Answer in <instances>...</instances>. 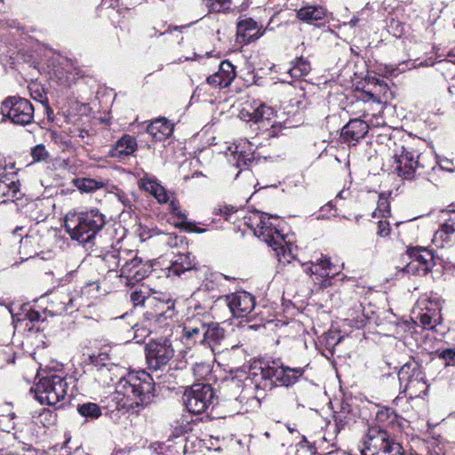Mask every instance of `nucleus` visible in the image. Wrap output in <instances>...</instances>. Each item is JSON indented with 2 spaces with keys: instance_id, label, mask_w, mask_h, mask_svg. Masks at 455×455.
<instances>
[{
  "instance_id": "052dcab7",
  "label": "nucleus",
  "mask_w": 455,
  "mask_h": 455,
  "mask_svg": "<svg viewBox=\"0 0 455 455\" xmlns=\"http://www.w3.org/2000/svg\"><path fill=\"white\" fill-rule=\"evenodd\" d=\"M240 117H241V119H243L246 122H253L254 123V107H251V110L243 108L240 111Z\"/></svg>"
},
{
  "instance_id": "20e7f679",
  "label": "nucleus",
  "mask_w": 455,
  "mask_h": 455,
  "mask_svg": "<svg viewBox=\"0 0 455 455\" xmlns=\"http://www.w3.org/2000/svg\"><path fill=\"white\" fill-rule=\"evenodd\" d=\"M244 223L254 235L265 242L276 251L278 257L290 261L291 251L283 234L281 225L283 220L277 215H269L265 212H255L244 217ZM281 260V258H279Z\"/></svg>"
},
{
  "instance_id": "8fccbe9b",
  "label": "nucleus",
  "mask_w": 455,
  "mask_h": 455,
  "mask_svg": "<svg viewBox=\"0 0 455 455\" xmlns=\"http://www.w3.org/2000/svg\"><path fill=\"white\" fill-rule=\"evenodd\" d=\"M31 156L35 162H41L48 158L49 153L44 145L38 144L31 148Z\"/></svg>"
},
{
  "instance_id": "dca6fc26",
  "label": "nucleus",
  "mask_w": 455,
  "mask_h": 455,
  "mask_svg": "<svg viewBox=\"0 0 455 455\" xmlns=\"http://www.w3.org/2000/svg\"><path fill=\"white\" fill-rule=\"evenodd\" d=\"M275 110L264 103H257L254 107V124L258 129L266 133L267 137H277L283 129V125L275 120Z\"/></svg>"
},
{
  "instance_id": "f257e3e1",
  "label": "nucleus",
  "mask_w": 455,
  "mask_h": 455,
  "mask_svg": "<svg viewBox=\"0 0 455 455\" xmlns=\"http://www.w3.org/2000/svg\"><path fill=\"white\" fill-rule=\"evenodd\" d=\"M153 377L145 370L132 371L121 375L116 383L112 402L118 411L138 413L149 405L155 396Z\"/></svg>"
},
{
  "instance_id": "79ce46f5",
  "label": "nucleus",
  "mask_w": 455,
  "mask_h": 455,
  "mask_svg": "<svg viewBox=\"0 0 455 455\" xmlns=\"http://www.w3.org/2000/svg\"><path fill=\"white\" fill-rule=\"evenodd\" d=\"M76 187L83 193L94 192L105 187L106 183L102 180H97L91 178H82L74 180Z\"/></svg>"
},
{
  "instance_id": "e433bc0d",
  "label": "nucleus",
  "mask_w": 455,
  "mask_h": 455,
  "mask_svg": "<svg viewBox=\"0 0 455 455\" xmlns=\"http://www.w3.org/2000/svg\"><path fill=\"white\" fill-rule=\"evenodd\" d=\"M432 242L437 248H449L455 243V231L440 226L435 232Z\"/></svg>"
},
{
  "instance_id": "72a5a7b5",
  "label": "nucleus",
  "mask_w": 455,
  "mask_h": 455,
  "mask_svg": "<svg viewBox=\"0 0 455 455\" xmlns=\"http://www.w3.org/2000/svg\"><path fill=\"white\" fill-rule=\"evenodd\" d=\"M212 319V317L210 313L204 311L201 307H197L195 308L194 312L187 317L183 327L206 329Z\"/></svg>"
},
{
  "instance_id": "6e6552de",
  "label": "nucleus",
  "mask_w": 455,
  "mask_h": 455,
  "mask_svg": "<svg viewBox=\"0 0 455 455\" xmlns=\"http://www.w3.org/2000/svg\"><path fill=\"white\" fill-rule=\"evenodd\" d=\"M3 119L16 125L25 126L34 120L35 108L31 102L18 96L7 97L1 105Z\"/></svg>"
},
{
  "instance_id": "473e14b6",
  "label": "nucleus",
  "mask_w": 455,
  "mask_h": 455,
  "mask_svg": "<svg viewBox=\"0 0 455 455\" xmlns=\"http://www.w3.org/2000/svg\"><path fill=\"white\" fill-rule=\"evenodd\" d=\"M122 255H124V252L119 251V247L117 244L112 245L109 249L102 251L100 255H98V259H100L104 264L105 267L108 269V272H116V275H118V267H120V259Z\"/></svg>"
},
{
  "instance_id": "a18cd8bd",
  "label": "nucleus",
  "mask_w": 455,
  "mask_h": 455,
  "mask_svg": "<svg viewBox=\"0 0 455 455\" xmlns=\"http://www.w3.org/2000/svg\"><path fill=\"white\" fill-rule=\"evenodd\" d=\"M228 277L222 274L211 273L202 282L199 290L213 291L218 288L219 283L221 279H227Z\"/></svg>"
},
{
  "instance_id": "4be33fe9",
  "label": "nucleus",
  "mask_w": 455,
  "mask_h": 455,
  "mask_svg": "<svg viewBox=\"0 0 455 455\" xmlns=\"http://www.w3.org/2000/svg\"><path fill=\"white\" fill-rule=\"evenodd\" d=\"M235 77V67L228 60L220 64L219 70L207 77V83L212 87L226 88Z\"/></svg>"
},
{
  "instance_id": "f3484780",
  "label": "nucleus",
  "mask_w": 455,
  "mask_h": 455,
  "mask_svg": "<svg viewBox=\"0 0 455 455\" xmlns=\"http://www.w3.org/2000/svg\"><path fill=\"white\" fill-rule=\"evenodd\" d=\"M380 122H374L371 119L364 120L358 117L351 119L342 129L341 138L348 145H356L360 140L365 137L370 127L379 126Z\"/></svg>"
},
{
  "instance_id": "13d9d810",
  "label": "nucleus",
  "mask_w": 455,
  "mask_h": 455,
  "mask_svg": "<svg viewBox=\"0 0 455 455\" xmlns=\"http://www.w3.org/2000/svg\"><path fill=\"white\" fill-rule=\"evenodd\" d=\"M219 213L225 217L226 220L230 221L232 214L237 212V210L230 205H224L218 209Z\"/></svg>"
},
{
  "instance_id": "37998d69",
  "label": "nucleus",
  "mask_w": 455,
  "mask_h": 455,
  "mask_svg": "<svg viewBox=\"0 0 455 455\" xmlns=\"http://www.w3.org/2000/svg\"><path fill=\"white\" fill-rule=\"evenodd\" d=\"M78 413L87 420H94L101 416L100 407L94 403H84L77 405Z\"/></svg>"
},
{
  "instance_id": "4468645a",
  "label": "nucleus",
  "mask_w": 455,
  "mask_h": 455,
  "mask_svg": "<svg viewBox=\"0 0 455 455\" xmlns=\"http://www.w3.org/2000/svg\"><path fill=\"white\" fill-rule=\"evenodd\" d=\"M304 271L311 275L315 284L324 289L331 285V279L339 273L340 269L331 262L330 258L322 255L315 261L304 265Z\"/></svg>"
},
{
  "instance_id": "c9c22d12",
  "label": "nucleus",
  "mask_w": 455,
  "mask_h": 455,
  "mask_svg": "<svg viewBox=\"0 0 455 455\" xmlns=\"http://www.w3.org/2000/svg\"><path fill=\"white\" fill-rule=\"evenodd\" d=\"M260 394L251 393L245 394V385L240 394V395L231 402L233 405L232 412L239 413L243 408V405L252 406L254 403H259L260 399Z\"/></svg>"
},
{
  "instance_id": "393cba45",
  "label": "nucleus",
  "mask_w": 455,
  "mask_h": 455,
  "mask_svg": "<svg viewBox=\"0 0 455 455\" xmlns=\"http://www.w3.org/2000/svg\"><path fill=\"white\" fill-rule=\"evenodd\" d=\"M139 184L142 189L153 196L159 204H166L173 196L153 176L145 175L140 180Z\"/></svg>"
},
{
  "instance_id": "cd10ccee",
  "label": "nucleus",
  "mask_w": 455,
  "mask_h": 455,
  "mask_svg": "<svg viewBox=\"0 0 455 455\" xmlns=\"http://www.w3.org/2000/svg\"><path fill=\"white\" fill-rule=\"evenodd\" d=\"M236 35L240 43L247 44L259 39L263 33L259 32L257 23L251 18H244L237 22Z\"/></svg>"
},
{
  "instance_id": "1a4fd4ad",
  "label": "nucleus",
  "mask_w": 455,
  "mask_h": 455,
  "mask_svg": "<svg viewBox=\"0 0 455 455\" xmlns=\"http://www.w3.org/2000/svg\"><path fill=\"white\" fill-rule=\"evenodd\" d=\"M148 369L152 372L164 371L174 355V349L169 339H152L145 346Z\"/></svg>"
},
{
  "instance_id": "69168bd1",
  "label": "nucleus",
  "mask_w": 455,
  "mask_h": 455,
  "mask_svg": "<svg viewBox=\"0 0 455 455\" xmlns=\"http://www.w3.org/2000/svg\"><path fill=\"white\" fill-rule=\"evenodd\" d=\"M132 329L134 330V339H137V343H140L146 337L147 335L144 336V331L142 330H140V331H137V326L132 325ZM149 334H148V336Z\"/></svg>"
},
{
  "instance_id": "7ed1b4c3",
  "label": "nucleus",
  "mask_w": 455,
  "mask_h": 455,
  "mask_svg": "<svg viewBox=\"0 0 455 455\" xmlns=\"http://www.w3.org/2000/svg\"><path fill=\"white\" fill-rule=\"evenodd\" d=\"M442 306L440 299L431 298H421L411 310V320L400 319V330L406 334L403 336L405 346L420 345V334L418 328L422 331H433L442 323Z\"/></svg>"
},
{
  "instance_id": "c85d7f7f",
  "label": "nucleus",
  "mask_w": 455,
  "mask_h": 455,
  "mask_svg": "<svg viewBox=\"0 0 455 455\" xmlns=\"http://www.w3.org/2000/svg\"><path fill=\"white\" fill-rule=\"evenodd\" d=\"M168 210H169V212L175 219V220H173V222H172V224L175 227L181 228L187 231H192V232H196V233L204 232V229L198 228L196 227V225L194 223L188 221L186 213L181 211V209L180 207V204L175 199L174 196H172L169 200Z\"/></svg>"
},
{
  "instance_id": "680f3d73",
  "label": "nucleus",
  "mask_w": 455,
  "mask_h": 455,
  "mask_svg": "<svg viewBox=\"0 0 455 455\" xmlns=\"http://www.w3.org/2000/svg\"><path fill=\"white\" fill-rule=\"evenodd\" d=\"M189 25H183V26H167V28L164 32H160L159 36H163L168 33H172L173 31H180L182 32L184 29L188 28Z\"/></svg>"
},
{
  "instance_id": "f8f14e48",
  "label": "nucleus",
  "mask_w": 455,
  "mask_h": 455,
  "mask_svg": "<svg viewBox=\"0 0 455 455\" xmlns=\"http://www.w3.org/2000/svg\"><path fill=\"white\" fill-rule=\"evenodd\" d=\"M124 268L118 270L117 276L122 283L126 286H132L136 283L142 281L153 270V264L149 259H144L139 255V251H135L132 255V259H128Z\"/></svg>"
},
{
  "instance_id": "09e8293b",
  "label": "nucleus",
  "mask_w": 455,
  "mask_h": 455,
  "mask_svg": "<svg viewBox=\"0 0 455 455\" xmlns=\"http://www.w3.org/2000/svg\"><path fill=\"white\" fill-rule=\"evenodd\" d=\"M231 0H204L209 12H226L230 7Z\"/></svg>"
},
{
  "instance_id": "c756f323",
  "label": "nucleus",
  "mask_w": 455,
  "mask_h": 455,
  "mask_svg": "<svg viewBox=\"0 0 455 455\" xmlns=\"http://www.w3.org/2000/svg\"><path fill=\"white\" fill-rule=\"evenodd\" d=\"M327 10L322 5H306L297 10V18L307 24L316 25L327 17Z\"/></svg>"
},
{
  "instance_id": "c03bdc74",
  "label": "nucleus",
  "mask_w": 455,
  "mask_h": 455,
  "mask_svg": "<svg viewBox=\"0 0 455 455\" xmlns=\"http://www.w3.org/2000/svg\"><path fill=\"white\" fill-rule=\"evenodd\" d=\"M350 409L348 404L341 405L339 411L335 412L334 420L338 431H340L351 421Z\"/></svg>"
},
{
  "instance_id": "aec40b11",
  "label": "nucleus",
  "mask_w": 455,
  "mask_h": 455,
  "mask_svg": "<svg viewBox=\"0 0 455 455\" xmlns=\"http://www.w3.org/2000/svg\"><path fill=\"white\" fill-rule=\"evenodd\" d=\"M358 108L355 114L364 120L371 119L374 122L379 121V115L383 110V106L379 100H377L373 93L366 92L362 100H358L355 103Z\"/></svg>"
},
{
  "instance_id": "0e129e2a",
  "label": "nucleus",
  "mask_w": 455,
  "mask_h": 455,
  "mask_svg": "<svg viewBox=\"0 0 455 455\" xmlns=\"http://www.w3.org/2000/svg\"><path fill=\"white\" fill-rule=\"evenodd\" d=\"M192 430V426L188 420L182 419V422L180 426V433H188Z\"/></svg>"
},
{
  "instance_id": "ea45409f",
  "label": "nucleus",
  "mask_w": 455,
  "mask_h": 455,
  "mask_svg": "<svg viewBox=\"0 0 455 455\" xmlns=\"http://www.w3.org/2000/svg\"><path fill=\"white\" fill-rule=\"evenodd\" d=\"M154 235H161L160 242L165 243L170 247H177L180 243H182V238L179 237L175 234L161 233L157 229L148 230L147 235L144 234V232H141L140 234L141 241H146L147 239L151 238Z\"/></svg>"
},
{
  "instance_id": "49530a36",
  "label": "nucleus",
  "mask_w": 455,
  "mask_h": 455,
  "mask_svg": "<svg viewBox=\"0 0 455 455\" xmlns=\"http://www.w3.org/2000/svg\"><path fill=\"white\" fill-rule=\"evenodd\" d=\"M389 195L385 193L379 195V200L377 204V209L372 212V217L375 218L377 216L381 217H388L390 215V206L388 201Z\"/></svg>"
},
{
  "instance_id": "0eeeda50",
  "label": "nucleus",
  "mask_w": 455,
  "mask_h": 455,
  "mask_svg": "<svg viewBox=\"0 0 455 455\" xmlns=\"http://www.w3.org/2000/svg\"><path fill=\"white\" fill-rule=\"evenodd\" d=\"M67 390L65 377L52 373L39 379L35 387V395L40 403L53 406L64 400Z\"/></svg>"
},
{
  "instance_id": "bb28decb",
  "label": "nucleus",
  "mask_w": 455,
  "mask_h": 455,
  "mask_svg": "<svg viewBox=\"0 0 455 455\" xmlns=\"http://www.w3.org/2000/svg\"><path fill=\"white\" fill-rule=\"evenodd\" d=\"M22 196L23 194L20 189L19 180H14L7 174L0 176V199L3 198V203L17 202Z\"/></svg>"
},
{
  "instance_id": "a19ab883",
  "label": "nucleus",
  "mask_w": 455,
  "mask_h": 455,
  "mask_svg": "<svg viewBox=\"0 0 455 455\" xmlns=\"http://www.w3.org/2000/svg\"><path fill=\"white\" fill-rule=\"evenodd\" d=\"M310 70L309 61L300 57L291 62V66L287 69V74L291 78L300 79L306 76Z\"/></svg>"
},
{
  "instance_id": "338daca9",
  "label": "nucleus",
  "mask_w": 455,
  "mask_h": 455,
  "mask_svg": "<svg viewBox=\"0 0 455 455\" xmlns=\"http://www.w3.org/2000/svg\"><path fill=\"white\" fill-rule=\"evenodd\" d=\"M451 164V162L449 161L448 159H446V160L442 161L441 167L443 169H446V170L451 171V167H450Z\"/></svg>"
},
{
  "instance_id": "9b49d317",
  "label": "nucleus",
  "mask_w": 455,
  "mask_h": 455,
  "mask_svg": "<svg viewBox=\"0 0 455 455\" xmlns=\"http://www.w3.org/2000/svg\"><path fill=\"white\" fill-rule=\"evenodd\" d=\"M245 394H260L271 390L275 386L274 363H266L252 365L245 379Z\"/></svg>"
},
{
  "instance_id": "5701e85b",
  "label": "nucleus",
  "mask_w": 455,
  "mask_h": 455,
  "mask_svg": "<svg viewBox=\"0 0 455 455\" xmlns=\"http://www.w3.org/2000/svg\"><path fill=\"white\" fill-rule=\"evenodd\" d=\"M231 157L232 159H229V162L236 168L249 166L254 161V151L251 148V144L245 140L235 145L231 151Z\"/></svg>"
},
{
  "instance_id": "4d7b16f0",
  "label": "nucleus",
  "mask_w": 455,
  "mask_h": 455,
  "mask_svg": "<svg viewBox=\"0 0 455 455\" xmlns=\"http://www.w3.org/2000/svg\"><path fill=\"white\" fill-rule=\"evenodd\" d=\"M391 231L390 223L387 220H379L378 222V235L380 237H386L389 235Z\"/></svg>"
},
{
  "instance_id": "a878e982",
  "label": "nucleus",
  "mask_w": 455,
  "mask_h": 455,
  "mask_svg": "<svg viewBox=\"0 0 455 455\" xmlns=\"http://www.w3.org/2000/svg\"><path fill=\"white\" fill-rule=\"evenodd\" d=\"M226 339V330L220 323L212 319L205 329L204 346L210 347L215 353L216 349L221 347Z\"/></svg>"
},
{
  "instance_id": "f03ea898",
  "label": "nucleus",
  "mask_w": 455,
  "mask_h": 455,
  "mask_svg": "<svg viewBox=\"0 0 455 455\" xmlns=\"http://www.w3.org/2000/svg\"><path fill=\"white\" fill-rule=\"evenodd\" d=\"M134 306L147 304L148 309L145 312L141 323H135L137 331L142 330L144 336L152 333L166 324V321L174 315L175 302L171 298L154 291L143 284L140 285L130 295Z\"/></svg>"
},
{
  "instance_id": "7c9ffc66",
  "label": "nucleus",
  "mask_w": 455,
  "mask_h": 455,
  "mask_svg": "<svg viewBox=\"0 0 455 455\" xmlns=\"http://www.w3.org/2000/svg\"><path fill=\"white\" fill-rule=\"evenodd\" d=\"M148 133L156 141L169 138L173 132V124L164 117L152 121L147 127Z\"/></svg>"
},
{
  "instance_id": "603ef678",
  "label": "nucleus",
  "mask_w": 455,
  "mask_h": 455,
  "mask_svg": "<svg viewBox=\"0 0 455 455\" xmlns=\"http://www.w3.org/2000/svg\"><path fill=\"white\" fill-rule=\"evenodd\" d=\"M392 416H393L394 419L397 418V415L395 412V411L393 409H391V408H388V407H385V408H383L381 410H379L378 412L376 413V419L379 422H386Z\"/></svg>"
},
{
  "instance_id": "2f4dec72",
  "label": "nucleus",
  "mask_w": 455,
  "mask_h": 455,
  "mask_svg": "<svg viewBox=\"0 0 455 455\" xmlns=\"http://www.w3.org/2000/svg\"><path fill=\"white\" fill-rule=\"evenodd\" d=\"M400 375H403V377H400V380L403 379L407 381L404 392L409 390L410 384H412L414 381L419 382L422 379L419 364L413 358H410L400 366Z\"/></svg>"
},
{
  "instance_id": "5fc2aeb1",
  "label": "nucleus",
  "mask_w": 455,
  "mask_h": 455,
  "mask_svg": "<svg viewBox=\"0 0 455 455\" xmlns=\"http://www.w3.org/2000/svg\"><path fill=\"white\" fill-rule=\"evenodd\" d=\"M439 357L443 359L446 365L455 366V349L454 348H447L443 350Z\"/></svg>"
},
{
  "instance_id": "4c0bfd02",
  "label": "nucleus",
  "mask_w": 455,
  "mask_h": 455,
  "mask_svg": "<svg viewBox=\"0 0 455 455\" xmlns=\"http://www.w3.org/2000/svg\"><path fill=\"white\" fill-rule=\"evenodd\" d=\"M205 329H197L192 327H183L182 341L187 346H194L196 344L203 345L204 343Z\"/></svg>"
},
{
  "instance_id": "2eb2a0df",
  "label": "nucleus",
  "mask_w": 455,
  "mask_h": 455,
  "mask_svg": "<svg viewBox=\"0 0 455 455\" xmlns=\"http://www.w3.org/2000/svg\"><path fill=\"white\" fill-rule=\"evenodd\" d=\"M52 303L60 314L78 309L84 304L79 286H61L52 293Z\"/></svg>"
},
{
  "instance_id": "412c9836",
  "label": "nucleus",
  "mask_w": 455,
  "mask_h": 455,
  "mask_svg": "<svg viewBox=\"0 0 455 455\" xmlns=\"http://www.w3.org/2000/svg\"><path fill=\"white\" fill-rule=\"evenodd\" d=\"M275 386L290 387L294 385L305 373V367H289L284 365H279L277 363L273 362Z\"/></svg>"
},
{
  "instance_id": "9d476101",
  "label": "nucleus",
  "mask_w": 455,
  "mask_h": 455,
  "mask_svg": "<svg viewBox=\"0 0 455 455\" xmlns=\"http://www.w3.org/2000/svg\"><path fill=\"white\" fill-rule=\"evenodd\" d=\"M215 399L214 391L210 384L195 383L183 395L187 410L193 414H202L212 406Z\"/></svg>"
},
{
  "instance_id": "e2e57ef3",
  "label": "nucleus",
  "mask_w": 455,
  "mask_h": 455,
  "mask_svg": "<svg viewBox=\"0 0 455 455\" xmlns=\"http://www.w3.org/2000/svg\"><path fill=\"white\" fill-rule=\"evenodd\" d=\"M41 315L37 311L29 310L26 314V319L29 320L30 322H37L39 321Z\"/></svg>"
},
{
  "instance_id": "58836bf2",
  "label": "nucleus",
  "mask_w": 455,
  "mask_h": 455,
  "mask_svg": "<svg viewBox=\"0 0 455 455\" xmlns=\"http://www.w3.org/2000/svg\"><path fill=\"white\" fill-rule=\"evenodd\" d=\"M121 371V368L112 363L108 367H101L100 370H98V371L95 372V379L102 385H109L114 382L116 379L120 378L119 371Z\"/></svg>"
},
{
  "instance_id": "6e6d98bb",
  "label": "nucleus",
  "mask_w": 455,
  "mask_h": 455,
  "mask_svg": "<svg viewBox=\"0 0 455 455\" xmlns=\"http://www.w3.org/2000/svg\"><path fill=\"white\" fill-rule=\"evenodd\" d=\"M193 372L196 378L203 379L210 373V367L204 363H196L193 367Z\"/></svg>"
},
{
  "instance_id": "a211bd4d",
  "label": "nucleus",
  "mask_w": 455,
  "mask_h": 455,
  "mask_svg": "<svg viewBox=\"0 0 455 455\" xmlns=\"http://www.w3.org/2000/svg\"><path fill=\"white\" fill-rule=\"evenodd\" d=\"M224 300L233 316L236 318L247 316L255 307V298L245 291L226 295Z\"/></svg>"
},
{
  "instance_id": "3c124183",
  "label": "nucleus",
  "mask_w": 455,
  "mask_h": 455,
  "mask_svg": "<svg viewBox=\"0 0 455 455\" xmlns=\"http://www.w3.org/2000/svg\"><path fill=\"white\" fill-rule=\"evenodd\" d=\"M443 222L442 227L449 230L455 231V210L445 211L443 212Z\"/></svg>"
},
{
  "instance_id": "39448f33",
  "label": "nucleus",
  "mask_w": 455,
  "mask_h": 455,
  "mask_svg": "<svg viewBox=\"0 0 455 455\" xmlns=\"http://www.w3.org/2000/svg\"><path fill=\"white\" fill-rule=\"evenodd\" d=\"M106 222V216L93 208L87 212H68L65 216L64 227L72 240L87 243L93 241Z\"/></svg>"
},
{
  "instance_id": "b1692460",
  "label": "nucleus",
  "mask_w": 455,
  "mask_h": 455,
  "mask_svg": "<svg viewBox=\"0 0 455 455\" xmlns=\"http://www.w3.org/2000/svg\"><path fill=\"white\" fill-rule=\"evenodd\" d=\"M138 148L136 139L129 134L122 136L109 149L108 156L118 160H124L132 156Z\"/></svg>"
},
{
  "instance_id": "bf43d9fd",
  "label": "nucleus",
  "mask_w": 455,
  "mask_h": 455,
  "mask_svg": "<svg viewBox=\"0 0 455 455\" xmlns=\"http://www.w3.org/2000/svg\"><path fill=\"white\" fill-rule=\"evenodd\" d=\"M119 251L120 252H124V254H126V255H122V258L124 259H120V267H118L119 269L120 268H124L125 266H126V260H127V263H129V259H132V255L134 253V250H130V249H126V248H122L119 246Z\"/></svg>"
},
{
  "instance_id": "ddd939ff",
  "label": "nucleus",
  "mask_w": 455,
  "mask_h": 455,
  "mask_svg": "<svg viewBox=\"0 0 455 455\" xmlns=\"http://www.w3.org/2000/svg\"><path fill=\"white\" fill-rule=\"evenodd\" d=\"M402 261L406 262L401 271L417 275H426L432 268L434 256L432 252L425 248H410L402 256Z\"/></svg>"
},
{
  "instance_id": "6ab92c4d",
  "label": "nucleus",
  "mask_w": 455,
  "mask_h": 455,
  "mask_svg": "<svg viewBox=\"0 0 455 455\" xmlns=\"http://www.w3.org/2000/svg\"><path fill=\"white\" fill-rule=\"evenodd\" d=\"M419 150L411 145H403L400 153V177L403 180H412L416 178V169L419 163L416 158L419 157Z\"/></svg>"
},
{
  "instance_id": "864d4df0",
  "label": "nucleus",
  "mask_w": 455,
  "mask_h": 455,
  "mask_svg": "<svg viewBox=\"0 0 455 455\" xmlns=\"http://www.w3.org/2000/svg\"><path fill=\"white\" fill-rule=\"evenodd\" d=\"M336 210L334 209V205L331 204V202H329L325 205L320 208L318 214L316 215V220H324L329 219L331 216H333V212Z\"/></svg>"
},
{
  "instance_id": "f704fd0d",
  "label": "nucleus",
  "mask_w": 455,
  "mask_h": 455,
  "mask_svg": "<svg viewBox=\"0 0 455 455\" xmlns=\"http://www.w3.org/2000/svg\"><path fill=\"white\" fill-rule=\"evenodd\" d=\"M194 267L193 260L189 253H180L176 256V259L172 262L169 267V273L180 275L182 273L191 270Z\"/></svg>"
},
{
  "instance_id": "423d86ee",
  "label": "nucleus",
  "mask_w": 455,
  "mask_h": 455,
  "mask_svg": "<svg viewBox=\"0 0 455 455\" xmlns=\"http://www.w3.org/2000/svg\"><path fill=\"white\" fill-rule=\"evenodd\" d=\"M358 447L361 455H398L395 437L377 426L368 428Z\"/></svg>"
},
{
  "instance_id": "774afa93",
  "label": "nucleus",
  "mask_w": 455,
  "mask_h": 455,
  "mask_svg": "<svg viewBox=\"0 0 455 455\" xmlns=\"http://www.w3.org/2000/svg\"><path fill=\"white\" fill-rule=\"evenodd\" d=\"M359 21V19L356 18V17H354L349 22H348V25L351 27V28H355L357 23Z\"/></svg>"
},
{
  "instance_id": "de8ad7c7",
  "label": "nucleus",
  "mask_w": 455,
  "mask_h": 455,
  "mask_svg": "<svg viewBox=\"0 0 455 455\" xmlns=\"http://www.w3.org/2000/svg\"><path fill=\"white\" fill-rule=\"evenodd\" d=\"M89 362L95 369V372L100 370L101 367H108L112 364L110 357L107 352H100L99 354L92 355L89 356Z\"/></svg>"
}]
</instances>
